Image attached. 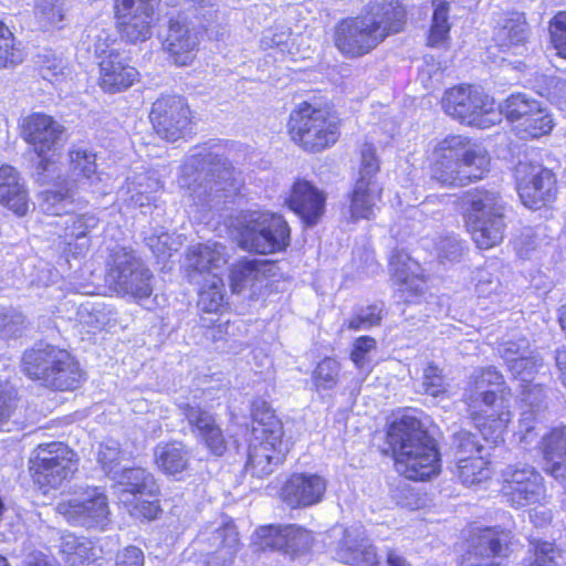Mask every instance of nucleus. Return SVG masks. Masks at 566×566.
I'll return each mask as SVG.
<instances>
[{"instance_id":"obj_1","label":"nucleus","mask_w":566,"mask_h":566,"mask_svg":"<svg viewBox=\"0 0 566 566\" xmlns=\"http://www.w3.org/2000/svg\"><path fill=\"white\" fill-rule=\"evenodd\" d=\"M405 24L406 10L399 0H370L359 15L336 24L334 44L345 57H360L401 32Z\"/></svg>"},{"instance_id":"obj_2","label":"nucleus","mask_w":566,"mask_h":566,"mask_svg":"<svg viewBox=\"0 0 566 566\" xmlns=\"http://www.w3.org/2000/svg\"><path fill=\"white\" fill-rule=\"evenodd\" d=\"M178 184L195 205L209 209L235 193L240 185L227 158L206 147H197L187 158Z\"/></svg>"},{"instance_id":"obj_3","label":"nucleus","mask_w":566,"mask_h":566,"mask_svg":"<svg viewBox=\"0 0 566 566\" xmlns=\"http://www.w3.org/2000/svg\"><path fill=\"white\" fill-rule=\"evenodd\" d=\"M387 442L395 454L397 471L406 479L424 481L440 472L436 444L416 417L402 416L392 422Z\"/></svg>"},{"instance_id":"obj_4","label":"nucleus","mask_w":566,"mask_h":566,"mask_svg":"<svg viewBox=\"0 0 566 566\" xmlns=\"http://www.w3.org/2000/svg\"><path fill=\"white\" fill-rule=\"evenodd\" d=\"M21 370L31 380L59 391L74 390L83 378L78 363L67 350L44 343L24 350Z\"/></svg>"},{"instance_id":"obj_5","label":"nucleus","mask_w":566,"mask_h":566,"mask_svg":"<svg viewBox=\"0 0 566 566\" xmlns=\"http://www.w3.org/2000/svg\"><path fill=\"white\" fill-rule=\"evenodd\" d=\"M184 11L171 17L168 21L167 33L163 40V50L169 60L177 66L190 65L198 52L200 43V28L198 27L199 9L201 28L216 14L211 0H186Z\"/></svg>"},{"instance_id":"obj_6","label":"nucleus","mask_w":566,"mask_h":566,"mask_svg":"<svg viewBox=\"0 0 566 566\" xmlns=\"http://www.w3.org/2000/svg\"><path fill=\"white\" fill-rule=\"evenodd\" d=\"M467 227L480 249L497 245L504 235L505 203L499 192L475 189L463 197Z\"/></svg>"},{"instance_id":"obj_7","label":"nucleus","mask_w":566,"mask_h":566,"mask_svg":"<svg viewBox=\"0 0 566 566\" xmlns=\"http://www.w3.org/2000/svg\"><path fill=\"white\" fill-rule=\"evenodd\" d=\"M283 426L270 411L253 415L252 438L249 444L247 472L258 478L270 475L286 454Z\"/></svg>"},{"instance_id":"obj_8","label":"nucleus","mask_w":566,"mask_h":566,"mask_svg":"<svg viewBox=\"0 0 566 566\" xmlns=\"http://www.w3.org/2000/svg\"><path fill=\"white\" fill-rule=\"evenodd\" d=\"M291 138L304 150L316 153L334 145L339 138V118L326 107L302 103L291 113Z\"/></svg>"},{"instance_id":"obj_9","label":"nucleus","mask_w":566,"mask_h":566,"mask_svg":"<svg viewBox=\"0 0 566 566\" xmlns=\"http://www.w3.org/2000/svg\"><path fill=\"white\" fill-rule=\"evenodd\" d=\"M107 282L120 296H128L143 304L153 294L154 275L133 250L120 248L113 251Z\"/></svg>"},{"instance_id":"obj_10","label":"nucleus","mask_w":566,"mask_h":566,"mask_svg":"<svg viewBox=\"0 0 566 566\" xmlns=\"http://www.w3.org/2000/svg\"><path fill=\"white\" fill-rule=\"evenodd\" d=\"M291 230L281 214L253 211L244 217L240 243L243 249L259 254L285 250L290 244Z\"/></svg>"},{"instance_id":"obj_11","label":"nucleus","mask_w":566,"mask_h":566,"mask_svg":"<svg viewBox=\"0 0 566 566\" xmlns=\"http://www.w3.org/2000/svg\"><path fill=\"white\" fill-rule=\"evenodd\" d=\"M441 103L448 115L471 126L486 128L500 120L493 98L471 85L446 91Z\"/></svg>"},{"instance_id":"obj_12","label":"nucleus","mask_w":566,"mask_h":566,"mask_svg":"<svg viewBox=\"0 0 566 566\" xmlns=\"http://www.w3.org/2000/svg\"><path fill=\"white\" fill-rule=\"evenodd\" d=\"M23 135L34 147L40 161L38 164V180L46 181L48 175L55 170V148L63 133L62 126L51 116L35 113L24 118Z\"/></svg>"},{"instance_id":"obj_13","label":"nucleus","mask_w":566,"mask_h":566,"mask_svg":"<svg viewBox=\"0 0 566 566\" xmlns=\"http://www.w3.org/2000/svg\"><path fill=\"white\" fill-rule=\"evenodd\" d=\"M31 469L39 485L59 488L76 471L75 453L62 442L40 444L35 449Z\"/></svg>"},{"instance_id":"obj_14","label":"nucleus","mask_w":566,"mask_h":566,"mask_svg":"<svg viewBox=\"0 0 566 566\" xmlns=\"http://www.w3.org/2000/svg\"><path fill=\"white\" fill-rule=\"evenodd\" d=\"M502 113L521 138H538L554 127L549 111L525 94L511 95L505 101Z\"/></svg>"},{"instance_id":"obj_15","label":"nucleus","mask_w":566,"mask_h":566,"mask_svg":"<svg viewBox=\"0 0 566 566\" xmlns=\"http://www.w3.org/2000/svg\"><path fill=\"white\" fill-rule=\"evenodd\" d=\"M326 537L329 539L326 545L340 563L350 566H377L379 564L375 547L367 538L363 526H334L327 532Z\"/></svg>"},{"instance_id":"obj_16","label":"nucleus","mask_w":566,"mask_h":566,"mask_svg":"<svg viewBox=\"0 0 566 566\" xmlns=\"http://www.w3.org/2000/svg\"><path fill=\"white\" fill-rule=\"evenodd\" d=\"M56 511L69 523L87 528H104L109 522L107 497L97 488H88L70 500L60 502Z\"/></svg>"},{"instance_id":"obj_17","label":"nucleus","mask_w":566,"mask_h":566,"mask_svg":"<svg viewBox=\"0 0 566 566\" xmlns=\"http://www.w3.org/2000/svg\"><path fill=\"white\" fill-rule=\"evenodd\" d=\"M515 178L518 196L525 207L536 210L555 198V175L543 165L521 161L515 168Z\"/></svg>"},{"instance_id":"obj_18","label":"nucleus","mask_w":566,"mask_h":566,"mask_svg":"<svg viewBox=\"0 0 566 566\" xmlns=\"http://www.w3.org/2000/svg\"><path fill=\"white\" fill-rule=\"evenodd\" d=\"M502 493L515 507L534 504L545 493L543 476L528 464H510L502 472Z\"/></svg>"},{"instance_id":"obj_19","label":"nucleus","mask_w":566,"mask_h":566,"mask_svg":"<svg viewBox=\"0 0 566 566\" xmlns=\"http://www.w3.org/2000/svg\"><path fill=\"white\" fill-rule=\"evenodd\" d=\"M161 0H116L115 18L118 32L129 43L151 36V22Z\"/></svg>"},{"instance_id":"obj_20","label":"nucleus","mask_w":566,"mask_h":566,"mask_svg":"<svg viewBox=\"0 0 566 566\" xmlns=\"http://www.w3.org/2000/svg\"><path fill=\"white\" fill-rule=\"evenodd\" d=\"M511 391L504 386V379L496 368L490 366L473 371L463 392V401L470 412L481 407L510 402Z\"/></svg>"},{"instance_id":"obj_21","label":"nucleus","mask_w":566,"mask_h":566,"mask_svg":"<svg viewBox=\"0 0 566 566\" xmlns=\"http://www.w3.org/2000/svg\"><path fill=\"white\" fill-rule=\"evenodd\" d=\"M150 119L156 133L168 142L182 138L190 129V109L181 96H161L153 104Z\"/></svg>"},{"instance_id":"obj_22","label":"nucleus","mask_w":566,"mask_h":566,"mask_svg":"<svg viewBox=\"0 0 566 566\" xmlns=\"http://www.w3.org/2000/svg\"><path fill=\"white\" fill-rule=\"evenodd\" d=\"M462 149V136H448L441 140L433 150L431 166L432 178L447 186H463L461 175L460 155Z\"/></svg>"},{"instance_id":"obj_23","label":"nucleus","mask_w":566,"mask_h":566,"mask_svg":"<svg viewBox=\"0 0 566 566\" xmlns=\"http://www.w3.org/2000/svg\"><path fill=\"white\" fill-rule=\"evenodd\" d=\"M285 202L306 226L313 227L325 212L326 196L310 181L296 180Z\"/></svg>"},{"instance_id":"obj_24","label":"nucleus","mask_w":566,"mask_h":566,"mask_svg":"<svg viewBox=\"0 0 566 566\" xmlns=\"http://www.w3.org/2000/svg\"><path fill=\"white\" fill-rule=\"evenodd\" d=\"M326 480L313 473H295L282 488V500L291 507H307L319 503L326 492Z\"/></svg>"},{"instance_id":"obj_25","label":"nucleus","mask_w":566,"mask_h":566,"mask_svg":"<svg viewBox=\"0 0 566 566\" xmlns=\"http://www.w3.org/2000/svg\"><path fill=\"white\" fill-rule=\"evenodd\" d=\"M138 81L139 72L118 51L111 50L99 62L97 83L104 93L124 92Z\"/></svg>"},{"instance_id":"obj_26","label":"nucleus","mask_w":566,"mask_h":566,"mask_svg":"<svg viewBox=\"0 0 566 566\" xmlns=\"http://www.w3.org/2000/svg\"><path fill=\"white\" fill-rule=\"evenodd\" d=\"M186 262L190 281L200 284L203 277L220 276L227 263L226 247L216 242L192 245L187 253Z\"/></svg>"},{"instance_id":"obj_27","label":"nucleus","mask_w":566,"mask_h":566,"mask_svg":"<svg viewBox=\"0 0 566 566\" xmlns=\"http://www.w3.org/2000/svg\"><path fill=\"white\" fill-rule=\"evenodd\" d=\"M389 271L395 284L398 286L400 297L406 302L422 294L424 279L420 264L411 259L405 251H394L389 260Z\"/></svg>"},{"instance_id":"obj_28","label":"nucleus","mask_w":566,"mask_h":566,"mask_svg":"<svg viewBox=\"0 0 566 566\" xmlns=\"http://www.w3.org/2000/svg\"><path fill=\"white\" fill-rule=\"evenodd\" d=\"M182 415L192 428L197 439L214 455L220 457L227 450V442L213 415L198 407L185 403L180 406Z\"/></svg>"},{"instance_id":"obj_29","label":"nucleus","mask_w":566,"mask_h":566,"mask_svg":"<svg viewBox=\"0 0 566 566\" xmlns=\"http://www.w3.org/2000/svg\"><path fill=\"white\" fill-rule=\"evenodd\" d=\"M520 399L522 412L518 420V430L515 436L520 442L527 448L537 439L536 416L542 409L544 390L541 385L532 382L520 384Z\"/></svg>"},{"instance_id":"obj_30","label":"nucleus","mask_w":566,"mask_h":566,"mask_svg":"<svg viewBox=\"0 0 566 566\" xmlns=\"http://www.w3.org/2000/svg\"><path fill=\"white\" fill-rule=\"evenodd\" d=\"M202 542H211L216 551L211 553L205 566H231L239 547V534L232 523L213 528L210 533L201 534Z\"/></svg>"},{"instance_id":"obj_31","label":"nucleus","mask_w":566,"mask_h":566,"mask_svg":"<svg viewBox=\"0 0 566 566\" xmlns=\"http://www.w3.org/2000/svg\"><path fill=\"white\" fill-rule=\"evenodd\" d=\"M470 415L486 442L496 446L503 441L504 432L512 420L510 402L497 403L491 408L481 407Z\"/></svg>"},{"instance_id":"obj_32","label":"nucleus","mask_w":566,"mask_h":566,"mask_svg":"<svg viewBox=\"0 0 566 566\" xmlns=\"http://www.w3.org/2000/svg\"><path fill=\"white\" fill-rule=\"evenodd\" d=\"M382 187L378 182L356 180L348 195V218L352 221L375 217L381 201Z\"/></svg>"},{"instance_id":"obj_33","label":"nucleus","mask_w":566,"mask_h":566,"mask_svg":"<svg viewBox=\"0 0 566 566\" xmlns=\"http://www.w3.org/2000/svg\"><path fill=\"white\" fill-rule=\"evenodd\" d=\"M503 543L497 533L483 531L462 556L461 566H500Z\"/></svg>"},{"instance_id":"obj_34","label":"nucleus","mask_w":566,"mask_h":566,"mask_svg":"<svg viewBox=\"0 0 566 566\" xmlns=\"http://www.w3.org/2000/svg\"><path fill=\"white\" fill-rule=\"evenodd\" d=\"M530 30L522 13H512L504 19L494 35V41L503 53L523 55Z\"/></svg>"},{"instance_id":"obj_35","label":"nucleus","mask_w":566,"mask_h":566,"mask_svg":"<svg viewBox=\"0 0 566 566\" xmlns=\"http://www.w3.org/2000/svg\"><path fill=\"white\" fill-rule=\"evenodd\" d=\"M0 202L18 216L29 210V196L19 172L11 166L0 167Z\"/></svg>"},{"instance_id":"obj_36","label":"nucleus","mask_w":566,"mask_h":566,"mask_svg":"<svg viewBox=\"0 0 566 566\" xmlns=\"http://www.w3.org/2000/svg\"><path fill=\"white\" fill-rule=\"evenodd\" d=\"M545 470L555 479H566V427L552 429L542 439Z\"/></svg>"},{"instance_id":"obj_37","label":"nucleus","mask_w":566,"mask_h":566,"mask_svg":"<svg viewBox=\"0 0 566 566\" xmlns=\"http://www.w3.org/2000/svg\"><path fill=\"white\" fill-rule=\"evenodd\" d=\"M163 185L155 171L135 172L127 178L126 195L133 207H148L155 201L154 195L161 189Z\"/></svg>"},{"instance_id":"obj_38","label":"nucleus","mask_w":566,"mask_h":566,"mask_svg":"<svg viewBox=\"0 0 566 566\" xmlns=\"http://www.w3.org/2000/svg\"><path fill=\"white\" fill-rule=\"evenodd\" d=\"M71 169L74 175L82 177L83 182L93 187V191L106 193L105 186L99 187L104 182L103 174L97 171L96 155L86 148L77 147L70 151Z\"/></svg>"},{"instance_id":"obj_39","label":"nucleus","mask_w":566,"mask_h":566,"mask_svg":"<svg viewBox=\"0 0 566 566\" xmlns=\"http://www.w3.org/2000/svg\"><path fill=\"white\" fill-rule=\"evenodd\" d=\"M154 461L167 475L184 472L189 464V453L181 442L159 443L154 449Z\"/></svg>"},{"instance_id":"obj_40","label":"nucleus","mask_w":566,"mask_h":566,"mask_svg":"<svg viewBox=\"0 0 566 566\" xmlns=\"http://www.w3.org/2000/svg\"><path fill=\"white\" fill-rule=\"evenodd\" d=\"M461 175L463 185L469 181L481 179L489 169L490 157L486 150L475 144H471L462 136V149L460 155Z\"/></svg>"},{"instance_id":"obj_41","label":"nucleus","mask_w":566,"mask_h":566,"mask_svg":"<svg viewBox=\"0 0 566 566\" xmlns=\"http://www.w3.org/2000/svg\"><path fill=\"white\" fill-rule=\"evenodd\" d=\"M60 551L71 566H95V548L86 537L64 534L61 536Z\"/></svg>"},{"instance_id":"obj_42","label":"nucleus","mask_w":566,"mask_h":566,"mask_svg":"<svg viewBox=\"0 0 566 566\" xmlns=\"http://www.w3.org/2000/svg\"><path fill=\"white\" fill-rule=\"evenodd\" d=\"M114 480L123 488L124 494L154 497L158 493V485L154 475L143 468H132L119 471L117 479Z\"/></svg>"},{"instance_id":"obj_43","label":"nucleus","mask_w":566,"mask_h":566,"mask_svg":"<svg viewBox=\"0 0 566 566\" xmlns=\"http://www.w3.org/2000/svg\"><path fill=\"white\" fill-rule=\"evenodd\" d=\"M269 264L259 260H242L231 269L230 281L233 293H241L265 279Z\"/></svg>"},{"instance_id":"obj_44","label":"nucleus","mask_w":566,"mask_h":566,"mask_svg":"<svg viewBox=\"0 0 566 566\" xmlns=\"http://www.w3.org/2000/svg\"><path fill=\"white\" fill-rule=\"evenodd\" d=\"M98 224V218L94 213L70 216L64 221V242L71 247L75 242L74 253H81L88 248L87 234Z\"/></svg>"},{"instance_id":"obj_45","label":"nucleus","mask_w":566,"mask_h":566,"mask_svg":"<svg viewBox=\"0 0 566 566\" xmlns=\"http://www.w3.org/2000/svg\"><path fill=\"white\" fill-rule=\"evenodd\" d=\"M490 463L483 457H459L457 476L463 485L472 486L491 478Z\"/></svg>"},{"instance_id":"obj_46","label":"nucleus","mask_w":566,"mask_h":566,"mask_svg":"<svg viewBox=\"0 0 566 566\" xmlns=\"http://www.w3.org/2000/svg\"><path fill=\"white\" fill-rule=\"evenodd\" d=\"M198 306L206 313H219L226 305L224 284L219 275L203 277L199 284Z\"/></svg>"},{"instance_id":"obj_47","label":"nucleus","mask_w":566,"mask_h":566,"mask_svg":"<svg viewBox=\"0 0 566 566\" xmlns=\"http://www.w3.org/2000/svg\"><path fill=\"white\" fill-rule=\"evenodd\" d=\"M313 544L312 534L297 525H285L284 543L282 553L295 558L306 554Z\"/></svg>"},{"instance_id":"obj_48","label":"nucleus","mask_w":566,"mask_h":566,"mask_svg":"<svg viewBox=\"0 0 566 566\" xmlns=\"http://www.w3.org/2000/svg\"><path fill=\"white\" fill-rule=\"evenodd\" d=\"M35 18L44 30L60 29L65 18L63 0H36Z\"/></svg>"},{"instance_id":"obj_49","label":"nucleus","mask_w":566,"mask_h":566,"mask_svg":"<svg viewBox=\"0 0 566 566\" xmlns=\"http://www.w3.org/2000/svg\"><path fill=\"white\" fill-rule=\"evenodd\" d=\"M433 6L434 10L428 36V44L431 46H438L447 40L450 31L449 3L442 0H434Z\"/></svg>"},{"instance_id":"obj_50","label":"nucleus","mask_w":566,"mask_h":566,"mask_svg":"<svg viewBox=\"0 0 566 566\" xmlns=\"http://www.w3.org/2000/svg\"><path fill=\"white\" fill-rule=\"evenodd\" d=\"M71 203V190L66 188L46 189L39 195V208L46 214L60 216Z\"/></svg>"},{"instance_id":"obj_51","label":"nucleus","mask_w":566,"mask_h":566,"mask_svg":"<svg viewBox=\"0 0 566 566\" xmlns=\"http://www.w3.org/2000/svg\"><path fill=\"white\" fill-rule=\"evenodd\" d=\"M122 459L123 452L116 440L106 439L99 443L97 449V462L112 479H117V474L120 471L119 464Z\"/></svg>"},{"instance_id":"obj_52","label":"nucleus","mask_w":566,"mask_h":566,"mask_svg":"<svg viewBox=\"0 0 566 566\" xmlns=\"http://www.w3.org/2000/svg\"><path fill=\"white\" fill-rule=\"evenodd\" d=\"M27 328V318L22 312L12 307L0 311V338H20L25 334Z\"/></svg>"},{"instance_id":"obj_53","label":"nucleus","mask_w":566,"mask_h":566,"mask_svg":"<svg viewBox=\"0 0 566 566\" xmlns=\"http://www.w3.org/2000/svg\"><path fill=\"white\" fill-rule=\"evenodd\" d=\"M542 367V360L534 354L533 350L523 356H518L507 364V368L512 376L520 381V384L532 382L535 375Z\"/></svg>"},{"instance_id":"obj_54","label":"nucleus","mask_w":566,"mask_h":566,"mask_svg":"<svg viewBox=\"0 0 566 566\" xmlns=\"http://www.w3.org/2000/svg\"><path fill=\"white\" fill-rule=\"evenodd\" d=\"M260 46L263 50L275 49L282 56L291 54L294 48L292 35L289 29L275 28L263 32L260 40Z\"/></svg>"},{"instance_id":"obj_55","label":"nucleus","mask_w":566,"mask_h":566,"mask_svg":"<svg viewBox=\"0 0 566 566\" xmlns=\"http://www.w3.org/2000/svg\"><path fill=\"white\" fill-rule=\"evenodd\" d=\"M434 251L440 262H458L463 252V242L454 234L440 235L434 241Z\"/></svg>"},{"instance_id":"obj_56","label":"nucleus","mask_w":566,"mask_h":566,"mask_svg":"<svg viewBox=\"0 0 566 566\" xmlns=\"http://www.w3.org/2000/svg\"><path fill=\"white\" fill-rule=\"evenodd\" d=\"M339 363L334 358H324L314 370L313 380L318 389H332L338 381Z\"/></svg>"},{"instance_id":"obj_57","label":"nucleus","mask_w":566,"mask_h":566,"mask_svg":"<svg viewBox=\"0 0 566 566\" xmlns=\"http://www.w3.org/2000/svg\"><path fill=\"white\" fill-rule=\"evenodd\" d=\"M380 169V163L376 155V148L365 143L360 149V165L357 180L365 182H378L377 174Z\"/></svg>"},{"instance_id":"obj_58","label":"nucleus","mask_w":566,"mask_h":566,"mask_svg":"<svg viewBox=\"0 0 566 566\" xmlns=\"http://www.w3.org/2000/svg\"><path fill=\"white\" fill-rule=\"evenodd\" d=\"M13 34L0 22V69L22 62V52L13 44Z\"/></svg>"},{"instance_id":"obj_59","label":"nucleus","mask_w":566,"mask_h":566,"mask_svg":"<svg viewBox=\"0 0 566 566\" xmlns=\"http://www.w3.org/2000/svg\"><path fill=\"white\" fill-rule=\"evenodd\" d=\"M376 349V340L369 336H360L353 344L350 359L359 370L369 373V354Z\"/></svg>"},{"instance_id":"obj_60","label":"nucleus","mask_w":566,"mask_h":566,"mask_svg":"<svg viewBox=\"0 0 566 566\" xmlns=\"http://www.w3.org/2000/svg\"><path fill=\"white\" fill-rule=\"evenodd\" d=\"M285 525L274 526L268 525L262 526L255 532V543L262 549H274L282 552V545L284 543Z\"/></svg>"},{"instance_id":"obj_61","label":"nucleus","mask_w":566,"mask_h":566,"mask_svg":"<svg viewBox=\"0 0 566 566\" xmlns=\"http://www.w3.org/2000/svg\"><path fill=\"white\" fill-rule=\"evenodd\" d=\"M145 240L153 253L163 260L170 256L172 251H177L179 245L171 234L164 231L159 234L148 235Z\"/></svg>"},{"instance_id":"obj_62","label":"nucleus","mask_w":566,"mask_h":566,"mask_svg":"<svg viewBox=\"0 0 566 566\" xmlns=\"http://www.w3.org/2000/svg\"><path fill=\"white\" fill-rule=\"evenodd\" d=\"M551 39L557 54L566 59V11L558 12L549 24Z\"/></svg>"},{"instance_id":"obj_63","label":"nucleus","mask_w":566,"mask_h":566,"mask_svg":"<svg viewBox=\"0 0 566 566\" xmlns=\"http://www.w3.org/2000/svg\"><path fill=\"white\" fill-rule=\"evenodd\" d=\"M560 553L555 544L542 542L536 544L534 551V560L531 566H558Z\"/></svg>"},{"instance_id":"obj_64","label":"nucleus","mask_w":566,"mask_h":566,"mask_svg":"<svg viewBox=\"0 0 566 566\" xmlns=\"http://www.w3.org/2000/svg\"><path fill=\"white\" fill-rule=\"evenodd\" d=\"M380 310L373 305L359 311L348 322V328L353 331L369 329L380 323Z\"/></svg>"}]
</instances>
